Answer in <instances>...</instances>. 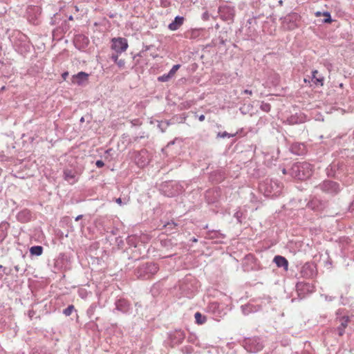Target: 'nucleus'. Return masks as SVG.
<instances>
[{
  "label": "nucleus",
  "mask_w": 354,
  "mask_h": 354,
  "mask_svg": "<svg viewBox=\"0 0 354 354\" xmlns=\"http://www.w3.org/2000/svg\"><path fill=\"white\" fill-rule=\"evenodd\" d=\"M290 174L295 179L306 180L312 174V166L305 162L295 163L290 170Z\"/></svg>",
  "instance_id": "1"
},
{
  "label": "nucleus",
  "mask_w": 354,
  "mask_h": 354,
  "mask_svg": "<svg viewBox=\"0 0 354 354\" xmlns=\"http://www.w3.org/2000/svg\"><path fill=\"white\" fill-rule=\"evenodd\" d=\"M159 270L158 264L155 263H147L139 268L140 277L147 279L151 278Z\"/></svg>",
  "instance_id": "2"
},
{
  "label": "nucleus",
  "mask_w": 354,
  "mask_h": 354,
  "mask_svg": "<svg viewBox=\"0 0 354 354\" xmlns=\"http://www.w3.org/2000/svg\"><path fill=\"white\" fill-rule=\"evenodd\" d=\"M111 48L117 53H122L129 47L127 40L123 37H115L111 39Z\"/></svg>",
  "instance_id": "3"
},
{
  "label": "nucleus",
  "mask_w": 354,
  "mask_h": 354,
  "mask_svg": "<svg viewBox=\"0 0 354 354\" xmlns=\"http://www.w3.org/2000/svg\"><path fill=\"white\" fill-rule=\"evenodd\" d=\"M88 79V74L85 72H80L72 76V83L74 84L82 85L86 82Z\"/></svg>",
  "instance_id": "4"
},
{
  "label": "nucleus",
  "mask_w": 354,
  "mask_h": 354,
  "mask_svg": "<svg viewBox=\"0 0 354 354\" xmlns=\"http://www.w3.org/2000/svg\"><path fill=\"white\" fill-rule=\"evenodd\" d=\"M64 179L73 185L77 181L76 178V172L71 169H65L64 171Z\"/></svg>",
  "instance_id": "5"
},
{
  "label": "nucleus",
  "mask_w": 354,
  "mask_h": 354,
  "mask_svg": "<svg viewBox=\"0 0 354 354\" xmlns=\"http://www.w3.org/2000/svg\"><path fill=\"white\" fill-rule=\"evenodd\" d=\"M184 18L183 17H176L173 22L169 24L168 28L171 30H178L183 24Z\"/></svg>",
  "instance_id": "6"
},
{
  "label": "nucleus",
  "mask_w": 354,
  "mask_h": 354,
  "mask_svg": "<svg viewBox=\"0 0 354 354\" xmlns=\"http://www.w3.org/2000/svg\"><path fill=\"white\" fill-rule=\"evenodd\" d=\"M274 262L277 264L278 267H282L286 270H288V262L285 257L279 255L275 256L274 258Z\"/></svg>",
  "instance_id": "7"
},
{
  "label": "nucleus",
  "mask_w": 354,
  "mask_h": 354,
  "mask_svg": "<svg viewBox=\"0 0 354 354\" xmlns=\"http://www.w3.org/2000/svg\"><path fill=\"white\" fill-rule=\"evenodd\" d=\"M318 71L315 70L313 71V80L315 84H319L323 86L324 84V77L322 75H317Z\"/></svg>",
  "instance_id": "8"
},
{
  "label": "nucleus",
  "mask_w": 354,
  "mask_h": 354,
  "mask_svg": "<svg viewBox=\"0 0 354 354\" xmlns=\"http://www.w3.org/2000/svg\"><path fill=\"white\" fill-rule=\"evenodd\" d=\"M337 185L336 183H334L332 181H324L323 183L322 187H323V189H326V190H329V189L335 190Z\"/></svg>",
  "instance_id": "9"
},
{
  "label": "nucleus",
  "mask_w": 354,
  "mask_h": 354,
  "mask_svg": "<svg viewBox=\"0 0 354 354\" xmlns=\"http://www.w3.org/2000/svg\"><path fill=\"white\" fill-rule=\"evenodd\" d=\"M30 252L32 255L39 256L43 252V248L39 245L32 246L30 249Z\"/></svg>",
  "instance_id": "10"
},
{
  "label": "nucleus",
  "mask_w": 354,
  "mask_h": 354,
  "mask_svg": "<svg viewBox=\"0 0 354 354\" xmlns=\"http://www.w3.org/2000/svg\"><path fill=\"white\" fill-rule=\"evenodd\" d=\"M187 37L189 39H196L198 37L201 35V30L200 29H192L190 31H189L187 33Z\"/></svg>",
  "instance_id": "11"
},
{
  "label": "nucleus",
  "mask_w": 354,
  "mask_h": 354,
  "mask_svg": "<svg viewBox=\"0 0 354 354\" xmlns=\"http://www.w3.org/2000/svg\"><path fill=\"white\" fill-rule=\"evenodd\" d=\"M194 317L196 319V322L198 324H203L206 322L205 317L203 316L199 312L195 313Z\"/></svg>",
  "instance_id": "12"
},
{
  "label": "nucleus",
  "mask_w": 354,
  "mask_h": 354,
  "mask_svg": "<svg viewBox=\"0 0 354 354\" xmlns=\"http://www.w3.org/2000/svg\"><path fill=\"white\" fill-rule=\"evenodd\" d=\"M349 321L350 319L348 316H344L341 317L339 319L340 326H342L343 328H346Z\"/></svg>",
  "instance_id": "13"
},
{
  "label": "nucleus",
  "mask_w": 354,
  "mask_h": 354,
  "mask_svg": "<svg viewBox=\"0 0 354 354\" xmlns=\"http://www.w3.org/2000/svg\"><path fill=\"white\" fill-rule=\"evenodd\" d=\"M74 309H75L74 306L70 305L68 306V308H66V309L64 310L63 313L66 316H69L72 314Z\"/></svg>",
  "instance_id": "14"
},
{
  "label": "nucleus",
  "mask_w": 354,
  "mask_h": 354,
  "mask_svg": "<svg viewBox=\"0 0 354 354\" xmlns=\"http://www.w3.org/2000/svg\"><path fill=\"white\" fill-rule=\"evenodd\" d=\"M171 77H172L169 73H167V74H164L163 75L158 77V80L159 82H164L169 81V80L171 79Z\"/></svg>",
  "instance_id": "15"
},
{
  "label": "nucleus",
  "mask_w": 354,
  "mask_h": 354,
  "mask_svg": "<svg viewBox=\"0 0 354 354\" xmlns=\"http://www.w3.org/2000/svg\"><path fill=\"white\" fill-rule=\"evenodd\" d=\"M180 64H176L173 66L172 68L168 73L171 77H174L176 73V71L180 68Z\"/></svg>",
  "instance_id": "16"
},
{
  "label": "nucleus",
  "mask_w": 354,
  "mask_h": 354,
  "mask_svg": "<svg viewBox=\"0 0 354 354\" xmlns=\"http://www.w3.org/2000/svg\"><path fill=\"white\" fill-rule=\"evenodd\" d=\"M323 16L325 17V19H324V23L330 24L332 21L330 15L328 12H323Z\"/></svg>",
  "instance_id": "17"
},
{
  "label": "nucleus",
  "mask_w": 354,
  "mask_h": 354,
  "mask_svg": "<svg viewBox=\"0 0 354 354\" xmlns=\"http://www.w3.org/2000/svg\"><path fill=\"white\" fill-rule=\"evenodd\" d=\"M116 64H118V66L120 68H122L124 66L125 62L124 59H118V61L116 62Z\"/></svg>",
  "instance_id": "18"
},
{
  "label": "nucleus",
  "mask_w": 354,
  "mask_h": 354,
  "mask_svg": "<svg viewBox=\"0 0 354 354\" xmlns=\"http://www.w3.org/2000/svg\"><path fill=\"white\" fill-rule=\"evenodd\" d=\"M261 108L265 111H269L270 109V106L269 104H265L261 106Z\"/></svg>",
  "instance_id": "19"
},
{
  "label": "nucleus",
  "mask_w": 354,
  "mask_h": 354,
  "mask_svg": "<svg viewBox=\"0 0 354 354\" xmlns=\"http://www.w3.org/2000/svg\"><path fill=\"white\" fill-rule=\"evenodd\" d=\"M95 165L98 168H101V167H104V163L102 160H99L96 161Z\"/></svg>",
  "instance_id": "20"
},
{
  "label": "nucleus",
  "mask_w": 354,
  "mask_h": 354,
  "mask_svg": "<svg viewBox=\"0 0 354 354\" xmlns=\"http://www.w3.org/2000/svg\"><path fill=\"white\" fill-rule=\"evenodd\" d=\"M345 328H343V327H342V326H339V327L337 328V330H338V334H339V335H340V336L343 335V334H344V329H345Z\"/></svg>",
  "instance_id": "21"
},
{
  "label": "nucleus",
  "mask_w": 354,
  "mask_h": 354,
  "mask_svg": "<svg viewBox=\"0 0 354 354\" xmlns=\"http://www.w3.org/2000/svg\"><path fill=\"white\" fill-rule=\"evenodd\" d=\"M218 136H221V137H222V138H225V137L230 138V137L234 136V135H230V134H229V133H227V132H223V133H221H221H219V134H218Z\"/></svg>",
  "instance_id": "22"
},
{
  "label": "nucleus",
  "mask_w": 354,
  "mask_h": 354,
  "mask_svg": "<svg viewBox=\"0 0 354 354\" xmlns=\"http://www.w3.org/2000/svg\"><path fill=\"white\" fill-rule=\"evenodd\" d=\"M112 60H113L115 63L118 61V55L115 54H113L111 56Z\"/></svg>",
  "instance_id": "23"
},
{
  "label": "nucleus",
  "mask_w": 354,
  "mask_h": 354,
  "mask_svg": "<svg viewBox=\"0 0 354 354\" xmlns=\"http://www.w3.org/2000/svg\"><path fill=\"white\" fill-rule=\"evenodd\" d=\"M175 225L176 224L174 223H167L166 225H164V227H172L173 226L174 227Z\"/></svg>",
  "instance_id": "24"
},
{
  "label": "nucleus",
  "mask_w": 354,
  "mask_h": 354,
  "mask_svg": "<svg viewBox=\"0 0 354 354\" xmlns=\"http://www.w3.org/2000/svg\"><path fill=\"white\" fill-rule=\"evenodd\" d=\"M68 72H64V73H62V78L64 80H66V79L68 77Z\"/></svg>",
  "instance_id": "25"
},
{
  "label": "nucleus",
  "mask_w": 354,
  "mask_h": 354,
  "mask_svg": "<svg viewBox=\"0 0 354 354\" xmlns=\"http://www.w3.org/2000/svg\"><path fill=\"white\" fill-rule=\"evenodd\" d=\"M243 93H245V94H248V95H252V91L250 90H248V89H245L243 91Z\"/></svg>",
  "instance_id": "26"
},
{
  "label": "nucleus",
  "mask_w": 354,
  "mask_h": 354,
  "mask_svg": "<svg viewBox=\"0 0 354 354\" xmlns=\"http://www.w3.org/2000/svg\"><path fill=\"white\" fill-rule=\"evenodd\" d=\"M115 202L119 204L120 205H122V199L120 198H116L115 200Z\"/></svg>",
  "instance_id": "27"
},
{
  "label": "nucleus",
  "mask_w": 354,
  "mask_h": 354,
  "mask_svg": "<svg viewBox=\"0 0 354 354\" xmlns=\"http://www.w3.org/2000/svg\"><path fill=\"white\" fill-rule=\"evenodd\" d=\"M198 120H199L201 122H203V121L205 120V115H201L198 117Z\"/></svg>",
  "instance_id": "28"
},
{
  "label": "nucleus",
  "mask_w": 354,
  "mask_h": 354,
  "mask_svg": "<svg viewBox=\"0 0 354 354\" xmlns=\"http://www.w3.org/2000/svg\"><path fill=\"white\" fill-rule=\"evenodd\" d=\"M321 15H323V13H322L321 12L317 11V12H315V16L316 17H320Z\"/></svg>",
  "instance_id": "29"
},
{
  "label": "nucleus",
  "mask_w": 354,
  "mask_h": 354,
  "mask_svg": "<svg viewBox=\"0 0 354 354\" xmlns=\"http://www.w3.org/2000/svg\"><path fill=\"white\" fill-rule=\"evenodd\" d=\"M82 218V215H79L76 217L75 218V221H79L80 219H81Z\"/></svg>",
  "instance_id": "30"
},
{
  "label": "nucleus",
  "mask_w": 354,
  "mask_h": 354,
  "mask_svg": "<svg viewBox=\"0 0 354 354\" xmlns=\"http://www.w3.org/2000/svg\"><path fill=\"white\" fill-rule=\"evenodd\" d=\"M68 19L70 21H73V17L72 15H71L69 17H68Z\"/></svg>",
  "instance_id": "31"
},
{
  "label": "nucleus",
  "mask_w": 354,
  "mask_h": 354,
  "mask_svg": "<svg viewBox=\"0 0 354 354\" xmlns=\"http://www.w3.org/2000/svg\"><path fill=\"white\" fill-rule=\"evenodd\" d=\"M282 172H283V174H287V171H286V169H283L282 170Z\"/></svg>",
  "instance_id": "32"
},
{
  "label": "nucleus",
  "mask_w": 354,
  "mask_h": 354,
  "mask_svg": "<svg viewBox=\"0 0 354 354\" xmlns=\"http://www.w3.org/2000/svg\"><path fill=\"white\" fill-rule=\"evenodd\" d=\"M109 151H111V149H108V150H106V153H109Z\"/></svg>",
  "instance_id": "33"
},
{
  "label": "nucleus",
  "mask_w": 354,
  "mask_h": 354,
  "mask_svg": "<svg viewBox=\"0 0 354 354\" xmlns=\"http://www.w3.org/2000/svg\"><path fill=\"white\" fill-rule=\"evenodd\" d=\"M304 354H310V353H304Z\"/></svg>",
  "instance_id": "34"
}]
</instances>
